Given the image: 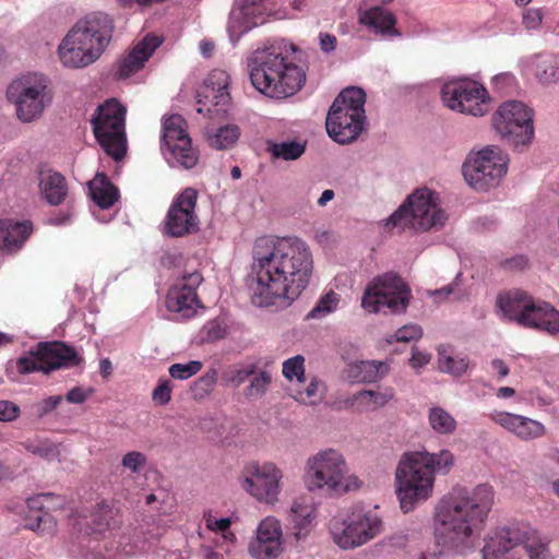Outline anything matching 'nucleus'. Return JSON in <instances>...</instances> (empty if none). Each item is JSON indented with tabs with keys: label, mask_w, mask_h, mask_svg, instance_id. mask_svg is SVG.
I'll return each mask as SVG.
<instances>
[{
	"label": "nucleus",
	"mask_w": 559,
	"mask_h": 559,
	"mask_svg": "<svg viewBox=\"0 0 559 559\" xmlns=\"http://www.w3.org/2000/svg\"><path fill=\"white\" fill-rule=\"evenodd\" d=\"M519 538L510 528H497L485 538L484 559H498L518 545Z\"/></svg>",
	"instance_id": "c756f323"
},
{
	"label": "nucleus",
	"mask_w": 559,
	"mask_h": 559,
	"mask_svg": "<svg viewBox=\"0 0 559 559\" xmlns=\"http://www.w3.org/2000/svg\"><path fill=\"white\" fill-rule=\"evenodd\" d=\"M255 373V366L249 365L242 368H235L226 371L224 378L235 386L245 383L250 377Z\"/></svg>",
	"instance_id": "3c124183"
},
{
	"label": "nucleus",
	"mask_w": 559,
	"mask_h": 559,
	"mask_svg": "<svg viewBox=\"0 0 559 559\" xmlns=\"http://www.w3.org/2000/svg\"><path fill=\"white\" fill-rule=\"evenodd\" d=\"M20 407L11 401H0V421H12L20 416Z\"/></svg>",
	"instance_id": "13d9d810"
},
{
	"label": "nucleus",
	"mask_w": 559,
	"mask_h": 559,
	"mask_svg": "<svg viewBox=\"0 0 559 559\" xmlns=\"http://www.w3.org/2000/svg\"><path fill=\"white\" fill-rule=\"evenodd\" d=\"M282 528L274 518L261 521L257 537L249 544V552L257 559H275L282 551Z\"/></svg>",
	"instance_id": "b1692460"
},
{
	"label": "nucleus",
	"mask_w": 559,
	"mask_h": 559,
	"mask_svg": "<svg viewBox=\"0 0 559 559\" xmlns=\"http://www.w3.org/2000/svg\"><path fill=\"white\" fill-rule=\"evenodd\" d=\"M173 384L168 379H160L152 392V400L156 405L164 406L171 400Z\"/></svg>",
	"instance_id": "603ef678"
},
{
	"label": "nucleus",
	"mask_w": 559,
	"mask_h": 559,
	"mask_svg": "<svg viewBox=\"0 0 559 559\" xmlns=\"http://www.w3.org/2000/svg\"><path fill=\"white\" fill-rule=\"evenodd\" d=\"M162 140L170 156L182 167L190 169L197 165L198 152L192 147L182 116L175 114L164 119Z\"/></svg>",
	"instance_id": "aec40b11"
},
{
	"label": "nucleus",
	"mask_w": 559,
	"mask_h": 559,
	"mask_svg": "<svg viewBox=\"0 0 559 559\" xmlns=\"http://www.w3.org/2000/svg\"><path fill=\"white\" fill-rule=\"evenodd\" d=\"M320 48L324 52H331L336 48L337 39L329 33H320Z\"/></svg>",
	"instance_id": "338daca9"
},
{
	"label": "nucleus",
	"mask_w": 559,
	"mask_h": 559,
	"mask_svg": "<svg viewBox=\"0 0 559 559\" xmlns=\"http://www.w3.org/2000/svg\"><path fill=\"white\" fill-rule=\"evenodd\" d=\"M423 336V329L418 324H406L399 329L386 341L392 344L393 342L409 343L417 341Z\"/></svg>",
	"instance_id": "09e8293b"
},
{
	"label": "nucleus",
	"mask_w": 559,
	"mask_h": 559,
	"mask_svg": "<svg viewBox=\"0 0 559 559\" xmlns=\"http://www.w3.org/2000/svg\"><path fill=\"white\" fill-rule=\"evenodd\" d=\"M500 264L508 271H523L527 266L528 261L524 255H515L501 261Z\"/></svg>",
	"instance_id": "680f3d73"
},
{
	"label": "nucleus",
	"mask_w": 559,
	"mask_h": 559,
	"mask_svg": "<svg viewBox=\"0 0 559 559\" xmlns=\"http://www.w3.org/2000/svg\"><path fill=\"white\" fill-rule=\"evenodd\" d=\"M366 94L359 87H347L329 109L325 127L329 135L340 144L357 139L364 130Z\"/></svg>",
	"instance_id": "6e6552de"
},
{
	"label": "nucleus",
	"mask_w": 559,
	"mask_h": 559,
	"mask_svg": "<svg viewBox=\"0 0 559 559\" xmlns=\"http://www.w3.org/2000/svg\"><path fill=\"white\" fill-rule=\"evenodd\" d=\"M202 282L203 277L200 272H185L167 293V309L170 312L179 313L183 318L192 317L199 304L197 289Z\"/></svg>",
	"instance_id": "4be33fe9"
},
{
	"label": "nucleus",
	"mask_w": 559,
	"mask_h": 559,
	"mask_svg": "<svg viewBox=\"0 0 559 559\" xmlns=\"http://www.w3.org/2000/svg\"><path fill=\"white\" fill-rule=\"evenodd\" d=\"M386 366L380 361H360L353 367V377L361 382H374L385 372Z\"/></svg>",
	"instance_id": "4c0bfd02"
},
{
	"label": "nucleus",
	"mask_w": 559,
	"mask_h": 559,
	"mask_svg": "<svg viewBox=\"0 0 559 559\" xmlns=\"http://www.w3.org/2000/svg\"><path fill=\"white\" fill-rule=\"evenodd\" d=\"M121 464L124 468L139 473L146 464V456L142 452L131 451L123 455Z\"/></svg>",
	"instance_id": "5fc2aeb1"
},
{
	"label": "nucleus",
	"mask_w": 559,
	"mask_h": 559,
	"mask_svg": "<svg viewBox=\"0 0 559 559\" xmlns=\"http://www.w3.org/2000/svg\"><path fill=\"white\" fill-rule=\"evenodd\" d=\"M34 231L31 221L0 219V245H23Z\"/></svg>",
	"instance_id": "7c9ffc66"
},
{
	"label": "nucleus",
	"mask_w": 559,
	"mask_h": 559,
	"mask_svg": "<svg viewBox=\"0 0 559 559\" xmlns=\"http://www.w3.org/2000/svg\"><path fill=\"white\" fill-rule=\"evenodd\" d=\"M340 297L338 295L330 290L325 295H323L313 309L308 313V318L312 319H321L334 311L338 305Z\"/></svg>",
	"instance_id": "37998d69"
},
{
	"label": "nucleus",
	"mask_w": 559,
	"mask_h": 559,
	"mask_svg": "<svg viewBox=\"0 0 559 559\" xmlns=\"http://www.w3.org/2000/svg\"><path fill=\"white\" fill-rule=\"evenodd\" d=\"M489 417L493 423L524 441L540 438L546 432L542 423L522 415L496 411Z\"/></svg>",
	"instance_id": "a878e982"
},
{
	"label": "nucleus",
	"mask_w": 559,
	"mask_h": 559,
	"mask_svg": "<svg viewBox=\"0 0 559 559\" xmlns=\"http://www.w3.org/2000/svg\"><path fill=\"white\" fill-rule=\"evenodd\" d=\"M322 388L323 384L313 378L304 390L296 391L295 399L304 404H316L322 397Z\"/></svg>",
	"instance_id": "a18cd8bd"
},
{
	"label": "nucleus",
	"mask_w": 559,
	"mask_h": 559,
	"mask_svg": "<svg viewBox=\"0 0 559 559\" xmlns=\"http://www.w3.org/2000/svg\"><path fill=\"white\" fill-rule=\"evenodd\" d=\"M438 365L442 372L449 373L453 377H461L468 369L469 360L466 356H453L444 346H439Z\"/></svg>",
	"instance_id": "f704fd0d"
},
{
	"label": "nucleus",
	"mask_w": 559,
	"mask_h": 559,
	"mask_svg": "<svg viewBox=\"0 0 559 559\" xmlns=\"http://www.w3.org/2000/svg\"><path fill=\"white\" fill-rule=\"evenodd\" d=\"M7 96L15 105L17 118L31 122L50 105L52 91L47 76L29 73L14 80L7 90Z\"/></svg>",
	"instance_id": "1a4fd4ad"
},
{
	"label": "nucleus",
	"mask_w": 559,
	"mask_h": 559,
	"mask_svg": "<svg viewBox=\"0 0 559 559\" xmlns=\"http://www.w3.org/2000/svg\"><path fill=\"white\" fill-rule=\"evenodd\" d=\"M382 531V521L371 512H353L345 520H332L330 533L333 542L344 550L358 548Z\"/></svg>",
	"instance_id": "2eb2a0df"
},
{
	"label": "nucleus",
	"mask_w": 559,
	"mask_h": 559,
	"mask_svg": "<svg viewBox=\"0 0 559 559\" xmlns=\"http://www.w3.org/2000/svg\"><path fill=\"white\" fill-rule=\"evenodd\" d=\"M126 108L115 98L98 106L92 118L93 132L104 151L120 160L127 151Z\"/></svg>",
	"instance_id": "9d476101"
},
{
	"label": "nucleus",
	"mask_w": 559,
	"mask_h": 559,
	"mask_svg": "<svg viewBox=\"0 0 559 559\" xmlns=\"http://www.w3.org/2000/svg\"><path fill=\"white\" fill-rule=\"evenodd\" d=\"M240 136V130L236 124H227L218 128L213 134H209L207 143L216 150H225L234 145Z\"/></svg>",
	"instance_id": "e433bc0d"
},
{
	"label": "nucleus",
	"mask_w": 559,
	"mask_h": 559,
	"mask_svg": "<svg viewBox=\"0 0 559 559\" xmlns=\"http://www.w3.org/2000/svg\"><path fill=\"white\" fill-rule=\"evenodd\" d=\"M288 518L296 538L300 539L307 534V528L314 518V508L307 498H297L293 501Z\"/></svg>",
	"instance_id": "2f4dec72"
},
{
	"label": "nucleus",
	"mask_w": 559,
	"mask_h": 559,
	"mask_svg": "<svg viewBox=\"0 0 559 559\" xmlns=\"http://www.w3.org/2000/svg\"><path fill=\"white\" fill-rule=\"evenodd\" d=\"M94 202L100 209L111 207L119 198L118 189L107 179L105 175L97 176L90 185Z\"/></svg>",
	"instance_id": "72a5a7b5"
},
{
	"label": "nucleus",
	"mask_w": 559,
	"mask_h": 559,
	"mask_svg": "<svg viewBox=\"0 0 559 559\" xmlns=\"http://www.w3.org/2000/svg\"><path fill=\"white\" fill-rule=\"evenodd\" d=\"M454 455L443 449L438 453L409 451L402 454L395 469V493L404 513L427 501L433 491L436 474H448Z\"/></svg>",
	"instance_id": "7ed1b4c3"
},
{
	"label": "nucleus",
	"mask_w": 559,
	"mask_h": 559,
	"mask_svg": "<svg viewBox=\"0 0 559 559\" xmlns=\"http://www.w3.org/2000/svg\"><path fill=\"white\" fill-rule=\"evenodd\" d=\"M198 191L186 188L173 201L165 222L164 233L171 237H183L199 230V217L195 213Z\"/></svg>",
	"instance_id": "6ab92c4d"
},
{
	"label": "nucleus",
	"mask_w": 559,
	"mask_h": 559,
	"mask_svg": "<svg viewBox=\"0 0 559 559\" xmlns=\"http://www.w3.org/2000/svg\"><path fill=\"white\" fill-rule=\"evenodd\" d=\"M206 527L211 531L225 533L230 527L231 521L228 518L215 520L211 514L205 515Z\"/></svg>",
	"instance_id": "e2e57ef3"
},
{
	"label": "nucleus",
	"mask_w": 559,
	"mask_h": 559,
	"mask_svg": "<svg viewBox=\"0 0 559 559\" xmlns=\"http://www.w3.org/2000/svg\"><path fill=\"white\" fill-rule=\"evenodd\" d=\"M62 401L61 395H53L49 396L47 399H44L41 402L37 405V415L39 417H43L53 411Z\"/></svg>",
	"instance_id": "052dcab7"
},
{
	"label": "nucleus",
	"mask_w": 559,
	"mask_h": 559,
	"mask_svg": "<svg viewBox=\"0 0 559 559\" xmlns=\"http://www.w3.org/2000/svg\"><path fill=\"white\" fill-rule=\"evenodd\" d=\"M430 360V355L421 352H413L409 362L413 367H423Z\"/></svg>",
	"instance_id": "774afa93"
},
{
	"label": "nucleus",
	"mask_w": 559,
	"mask_h": 559,
	"mask_svg": "<svg viewBox=\"0 0 559 559\" xmlns=\"http://www.w3.org/2000/svg\"><path fill=\"white\" fill-rule=\"evenodd\" d=\"M228 88L229 74L226 71L215 69L209 73L198 93V112L210 116L226 112L231 99Z\"/></svg>",
	"instance_id": "412c9836"
},
{
	"label": "nucleus",
	"mask_w": 559,
	"mask_h": 559,
	"mask_svg": "<svg viewBox=\"0 0 559 559\" xmlns=\"http://www.w3.org/2000/svg\"><path fill=\"white\" fill-rule=\"evenodd\" d=\"M392 397L391 392L362 390L348 399L347 403L358 412H372L384 406Z\"/></svg>",
	"instance_id": "473e14b6"
},
{
	"label": "nucleus",
	"mask_w": 559,
	"mask_h": 559,
	"mask_svg": "<svg viewBox=\"0 0 559 559\" xmlns=\"http://www.w3.org/2000/svg\"><path fill=\"white\" fill-rule=\"evenodd\" d=\"M23 445L29 453L46 460H52L59 453L57 447L48 441H25Z\"/></svg>",
	"instance_id": "de8ad7c7"
},
{
	"label": "nucleus",
	"mask_w": 559,
	"mask_h": 559,
	"mask_svg": "<svg viewBox=\"0 0 559 559\" xmlns=\"http://www.w3.org/2000/svg\"><path fill=\"white\" fill-rule=\"evenodd\" d=\"M183 257L176 252H167L160 259L162 265L166 269L178 267L181 265Z\"/></svg>",
	"instance_id": "69168bd1"
},
{
	"label": "nucleus",
	"mask_w": 559,
	"mask_h": 559,
	"mask_svg": "<svg viewBox=\"0 0 559 559\" xmlns=\"http://www.w3.org/2000/svg\"><path fill=\"white\" fill-rule=\"evenodd\" d=\"M114 19L104 12H92L80 19L59 46L61 62L69 68L94 63L111 41Z\"/></svg>",
	"instance_id": "39448f33"
},
{
	"label": "nucleus",
	"mask_w": 559,
	"mask_h": 559,
	"mask_svg": "<svg viewBox=\"0 0 559 559\" xmlns=\"http://www.w3.org/2000/svg\"><path fill=\"white\" fill-rule=\"evenodd\" d=\"M280 241H286V242H288V245H300L301 243L300 239H298L297 237H283V238H280L277 236L269 235V236L261 237L257 241V245H271V246H274V245H278Z\"/></svg>",
	"instance_id": "0e129e2a"
},
{
	"label": "nucleus",
	"mask_w": 559,
	"mask_h": 559,
	"mask_svg": "<svg viewBox=\"0 0 559 559\" xmlns=\"http://www.w3.org/2000/svg\"><path fill=\"white\" fill-rule=\"evenodd\" d=\"M466 182L476 190H487L499 185L507 174V163L495 147L471 154L462 167Z\"/></svg>",
	"instance_id": "f3484780"
},
{
	"label": "nucleus",
	"mask_w": 559,
	"mask_h": 559,
	"mask_svg": "<svg viewBox=\"0 0 559 559\" xmlns=\"http://www.w3.org/2000/svg\"><path fill=\"white\" fill-rule=\"evenodd\" d=\"M438 194L427 188L417 190L408 197L384 223L386 230L416 233L441 228L448 216L438 205Z\"/></svg>",
	"instance_id": "0eeeda50"
},
{
	"label": "nucleus",
	"mask_w": 559,
	"mask_h": 559,
	"mask_svg": "<svg viewBox=\"0 0 559 559\" xmlns=\"http://www.w3.org/2000/svg\"><path fill=\"white\" fill-rule=\"evenodd\" d=\"M348 468L344 456L336 450L326 449L311 455L305 467V484L310 491L338 493L347 490L345 475Z\"/></svg>",
	"instance_id": "9b49d317"
},
{
	"label": "nucleus",
	"mask_w": 559,
	"mask_h": 559,
	"mask_svg": "<svg viewBox=\"0 0 559 559\" xmlns=\"http://www.w3.org/2000/svg\"><path fill=\"white\" fill-rule=\"evenodd\" d=\"M497 306L502 316L524 329L559 333V311L549 302L535 299L527 292L511 289L497 297Z\"/></svg>",
	"instance_id": "423d86ee"
},
{
	"label": "nucleus",
	"mask_w": 559,
	"mask_h": 559,
	"mask_svg": "<svg viewBox=\"0 0 559 559\" xmlns=\"http://www.w3.org/2000/svg\"><path fill=\"white\" fill-rule=\"evenodd\" d=\"M295 46L274 41L257 49L249 59L250 80L262 94L272 98H286L295 95L305 84L306 73L290 58Z\"/></svg>",
	"instance_id": "20e7f679"
},
{
	"label": "nucleus",
	"mask_w": 559,
	"mask_h": 559,
	"mask_svg": "<svg viewBox=\"0 0 559 559\" xmlns=\"http://www.w3.org/2000/svg\"><path fill=\"white\" fill-rule=\"evenodd\" d=\"M431 428L440 435H451L456 430V420L444 408L435 406L430 408L428 415Z\"/></svg>",
	"instance_id": "c9c22d12"
},
{
	"label": "nucleus",
	"mask_w": 559,
	"mask_h": 559,
	"mask_svg": "<svg viewBox=\"0 0 559 559\" xmlns=\"http://www.w3.org/2000/svg\"><path fill=\"white\" fill-rule=\"evenodd\" d=\"M441 99L451 110L478 117L488 111L490 97L486 87L479 82L461 79L443 84Z\"/></svg>",
	"instance_id": "dca6fc26"
},
{
	"label": "nucleus",
	"mask_w": 559,
	"mask_h": 559,
	"mask_svg": "<svg viewBox=\"0 0 559 559\" xmlns=\"http://www.w3.org/2000/svg\"><path fill=\"white\" fill-rule=\"evenodd\" d=\"M305 150L306 143L296 140L273 143L270 147V152L274 157L284 160H295L299 158L305 153Z\"/></svg>",
	"instance_id": "ea45409f"
},
{
	"label": "nucleus",
	"mask_w": 559,
	"mask_h": 559,
	"mask_svg": "<svg viewBox=\"0 0 559 559\" xmlns=\"http://www.w3.org/2000/svg\"><path fill=\"white\" fill-rule=\"evenodd\" d=\"M492 124L502 140L514 147L527 145L534 136L533 110L519 100L501 104Z\"/></svg>",
	"instance_id": "4468645a"
},
{
	"label": "nucleus",
	"mask_w": 559,
	"mask_h": 559,
	"mask_svg": "<svg viewBox=\"0 0 559 559\" xmlns=\"http://www.w3.org/2000/svg\"><path fill=\"white\" fill-rule=\"evenodd\" d=\"M493 504V491L489 485L481 484L473 490L466 488L453 489L445 496L437 508V545L436 551H425L420 559H440L448 551L464 552L473 547L474 536Z\"/></svg>",
	"instance_id": "f03ea898"
},
{
	"label": "nucleus",
	"mask_w": 559,
	"mask_h": 559,
	"mask_svg": "<svg viewBox=\"0 0 559 559\" xmlns=\"http://www.w3.org/2000/svg\"><path fill=\"white\" fill-rule=\"evenodd\" d=\"M358 21L361 25L373 29L378 34L384 36L399 35L395 28L396 17L391 11L380 5L359 11Z\"/></svg>",
	"instance_id": "c85d7f7f"
},
{
	"label": "nucleus",
	"mask_w": 559,
	"mask_h": 559,
	"mask_svg": "<svg viewBox=\"0 0 559 559\" xmlns=\"http://www.w3.org/2000/svg\"><path fill=\"white\" fill-rule=\"evenodd\" d=\"M228 326L224 318L207 321L199 332L201 343H215L227 336Z\"/></svg>",
	"instance_id": "58836bf2"
},
{
	"label": "nucleus",
	"mask_w": 559,
	"mask_h": 559,
	"mask_svg": "<svg viewBox=\"0 0 559 559\" xmlns=\"http://www.w3.org/2000/svg\"><path fill=\"white\" fill-rule=\"evenodd\" d=\"M83 357L64 342H40L27 356L17 358L16 370L22 374L40 371L45 374L62 368L80 366Z\"/></svg>",
	"instance_id": "ddd939ff"
},
{
	"label": "nucleus",
	"mask_w": 559,
	"mask_h": 559,
	"mask_svg": "<svg viewBox=\"0 0 559 559\" xmlns=\"http://www.w3.org/2000/svg\"><path fill=\"white\" fill-rule=\"evenodd\" d=\"M252 377L250 384L245 390V395L248 399H258L266 393L272 377L265 370L255 372Z\"/></svg>",
	"instance_id": "c03bdc74"
},
{
	"label": "nucleus",
	"mask_w": 559,
	"mask_h": 559,
	"mask_svg": "<svg viewBox=\"0 0 559 559\" xmlns=\"http://www.w3.org/2000/svg\"><path fill=\"white\" fill-rule=\"evenodd\" d=\"M94 523L99 527H109L112 520V507L109 502L102 500L94 509Z\"/></svg>",
	"instance_id": "864d4df0"
},
{
	"label": "nucleus",
	"mask_w": 559,
	"mask_h": 559,
	"mask_svg": "<svg viewBox=\"0 0 559 559\" xmlns=\"http://www.w3.org/2000/svg\"><path fill=\"white\" fill-rule=\"evenodd\" d=\"M215 383H216V371L212 370L210 372H206L202 377H200L194 382V389L197 391H199L201 394L206 395L213 390V386L215 385Z\"/></svg>",
	"instance_id": "4d7b16f0"
},
{
	"label": "nucleus",
	"mask_w": 559,
	"mask_h": 559,
	"mask_svg": "<svg viewBox=\"0 0 559 559\" xmlns=\"http://www.w3.org/2000/svg\"><path fill=\"white\" fill-rule=\"evenodd\" d=\"M243 489L257 500L273 504L278 500L282 471L272 462L251 463L245 469Z\"/></svg>",
	"instance_id": "a211bd4d"
},
{
	"label": "nucleus",
	"mask_w": 559,
	"mask_h": 559,
	"mask_svg": "<svg viewBox=\"0 0 559 559\" xmlns=\"http://www.w3.org/2000/svg\"><path fill=\"white\" fill-rule=\"evenodd\" d=\"M267 249L253 255L257 281L251 287V301L259 307L289 305L309 284L312 254L307 247Z\"/></svg>",
	"instance_id": "f257e3e1"
},
{
	"label": "nucleus",
	"mask_w": 559,
	"mask_h": 559,
	"mask_svg": "<svg viewBox=\"0 0 559 559\" xmlns=\"http://www.w3.org/2000/svg\"><path fill=\"white\" fill-rule=\"evenodd\" d=\"M63 503L64 499L62 497L51 492H44L29 498L28 507L31 509H37L38 513L27 518L25 527L41 536L52 535L57 526V521L49 513V510L61 508Z\"/></svg>",
	"instance_id": "5701e85b"
},
{
	"label": "nucleus",
	"mask_w": 559,
	"mask_h": 559,
	"mask_svg": "<svg viewBox=\"0 0 559 559\" xmlns=\"http://www.w3.org/2000/svg\"><path fill=\"white\" fill-rule=\"evenodd\" d=\"M543 17L542 9H526L522 14V23L526 29H538L542 25Z\"/></svg>",
	"instance_id": "6e6d98bb"
},
{
	"label": "nucleus",
	"mask_w": 559,
	"mask_h": 559,
	"mask_svg": "<svg viewBox=\"0 0 559 559\" xmlns=\"http://www.w3.org/2000/svg\"><path fill=\"white\" fill-rule=\"evenodd\" d=\"M160 44L162 40L157 36L146 35L127 56L117 62L114 76L122 80L139 72Z\"/></svg>",
	"instance_id": "393cba45"
},
{
	"label": "nucleus",
	"mask_w": 559,
	"mask_h": 559,
	"mask_svg": "<svg viewBox=\"0 0 559 559\" xmlns=\"http://www.w3.org/2000/svg\"><path fill=\"white\" fill-rule=\"evenodd\" d=\"M266 4L262 0H246L241 8L230 15L228 31L230 36L247 33L254 26L265 23L266 21Z\"/></svg>",
	"instance_id": "bb28decb"
},
{
	"label": "nucleus",
	"mask_w": 559,
	"mask_h": 559,
	"mask_svg": "<svg viewBox=\"0 0 559 559\" xmlns=\"http://www.w3.org/2000/svg\"><path fill=\"white\" fill-rule=\"evenodd\" d=\"M202 369V362L191 360L187 364H174L169 367L168 372L171 378L187 380L197 374Z\"/></svg>",
	"instance_id": "49530a36"
},
{
	"label": "nucleus",
	"mask_w": 559,
	"mask_h": 559,
	"mask_svg": "<svg viewBox=\"0 0 559 559\" xmlns=\"http://www.w3.org/2000/svg\"><path fill=\"white\" fill-rule=\"evenodd\" d=\"M305 358L300 355H297L293 358L287 359L283 364V374L293 380L296 378L298 382H304L305 377V367H304Z\"/></svg>",
	"instance_id": "8fccbe9b"
},
{
	"label": "nucleus",
	"mask_w": 559,
	"mask_h": 559,
	"mask_svg": "<svg viewBox=\"0 0 559 559\" xmlns=\"http://www.w3.org/2000/svg\"><path fill=\"white\" fill-rule=\"evenodd\" d=\"M94 393L93 388H88L87 390L82 389L81 386L72 388L66 395V400L69 403L82 404L84 403L90 395Z\"/></svg>",
	"instance_id": "bf43d9fd"
},
{
	"label": "nucleus",
	"mask_w": 559,
	"mask_h": 559,
	"mask_svg": "<svg viewBox=\"0 0 559 559\" xmlns=\"http://www.w3.org/2000/svg\"><path fill=\"white\" fill-rule=\"evenodd\" d=\"M535 75L543 84H549L559 80V67L551 58L537 57Z\"/></svg>",
	"instance_id": "79ce46f5"
},
{
	"label": "nucleus",
	"mask_w": 559,
	"mask_h": 559,
	"mask_svg": "<svg viewBox=\"0 0 559 559\" xmlns=\"http://www.w3.org/2000/svg\"><path fill=\"white\" fill-rule=\"evenodd\" d=\"M411 297V289L403 278L389 272L374 277L368 284L361 306L369 312L386 309L392 313H401L406 310Z\"/></svg>",
	"instance_id": "f8f14e48"
},
{
	"label": "nucleus",
	"mask_w": 559,
	"mask_h": 559,
	"mask_svg": "<svg viewBox=\"0 0 559 559\" xmlns=\"http://www.w3.org/2000/svg\"><path fill=\"white\" fill-rule=\"evenodd\" d=\"M523 546L530 559H552L549 542L535 533L525 538Z\"/></svg>",
	"instance_id": "a19ab883"
},
{
	"label": "nucleus",
	"mask_w": 559,
	"mask_h": 559,
	"mask_svg": "<svg viewBox=\"0 0 559 559\" xmlns=\"http://www.w3.org/2000/svg\"><path fill=\"white\" fill-rule=\"evenodd\" d=\"M38 189L40 198L50 205H59L68 197V183L64 176L52 169L38 171Z\"/></svg>",
	"instance_id": "cd10ccee"
}]
</instances>
